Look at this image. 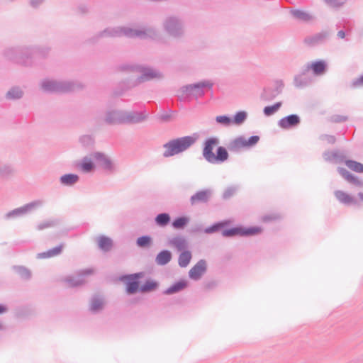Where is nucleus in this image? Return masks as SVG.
I'll use <instances>...</instances> for the list:
<instances>
[{"label":"nucleus","mask_w":363,"mask_h":363,"mask_svg":"<svg viewBox=\"0 0 363 363\" xmlns=\"http://www.w3.org/2000/svg\"><path fill=\"white\" fill-rule=\"evenodd\" d=\"M104 306V302L103 298H99L97 295H94L90 299L89 311L96 314L99 313Z\"/></svg>","instance_id":"32"},{"label":"nucleus","mask_w":363,"mask_h":363,"mask_svg":"<svg viewBox=\"0 0 363 363\" xmlns=\"http://www.w3.org/2000/svg\"><path fill=\"white\" fill-rule=\"evenodd\" d=\"M79 142L84 147H89L94 143V140L91 135H84L79 138Z\"/></svg>","instance_id":"55"},{"label":"nucleus","mask_w":363,"mask_h":363,"mask_svg":"<svg viewBox=\"0 0 363 363\" xmlns=\"http://www.w3.org/2000/svg\"><path fill=\"white\" fill-rule=\"evenodd\" d=\"M248 116L246 111H238L231 117L233 125H241L247 120Z\"/></svg>","instance_id":"45"},{"label":"nucleus","mask_w":363,"mask_h":363,"mask_svg":"<svg viewBox=\"0 0 363 363\" xmlns=\"http://www.w3.org/2000/svg\"><path fill=\"white\" fill-rule=\"evenodd\" d=\"M213 82L211 80H201L196 83L182 86L180 89L184 94V99L194 98L198 99L203 97L206 94V90L212 91Z\"/></svg>","instance_id":"4"},{"label":"nucleus","mask_w":363,"mask_h":363,"mask_svg":"<svg viewBox=\"0 0 363 363\" xmlns=\"http://www.w3.org/2000/svg\"><path fill=\"white\" fill-rule=\"evenodd\" d=\"M15 172V169L13 165L10 164H1L0 162V177L3 179H8Z\"/></svg>","instance_id":"47"},{"label":"nucleus","mask_w":363,"mask_h":363,"mask_svg":"<svg viewBox=\"0 0 363 363\" xmlns=\"http://www.w3.org/2000/svg\"><path fill=\"white\" fill-rule=\"evenodd\" d=\"M199 138V135L194 133L191 135L183 136L172 139L164 144L165 151L163 152L164 157H169L182 153L191 147Z\"/></svg>","instance_id":"2"},{"label":"nucleus","mask_w":363,"mask_h":363,"mask_svg":"<svg viewBox=\"0 0 363 363\" xmlns=\"http://www.w3.org/2000/svg\"><path fill=\"white\" fill-rule=\"evenodd\" d=\"M275 87H265L261 94V99L264 101H272L280 94L284 89V84L281 79L274 81Z\"/></svg>","instance_id":"15"},{"label":"nucleus","mask_w":363,"mask_h":363,"mask_svg":"<svg viewBox=\"0 0 363 363\" xmlns=\"http://www.w3.org/2000/svg\"><path fill=\"white\" fill-rule=\"evenodd\" d=\"M43 205V201L40 200H35L26 203L21 207L14 208L4 215V218L6 220L15 219L17 218L23 217L28 213H30L37 208Z\"/></svg>","instance_id":"9"},{"label":"nucleus","mask_w":363,"mask_h":363,"mask_svg":"<svg viewBox=\"0 0 363 363\" xmlns=\"http://www.w3.org/2000/svg\"><path fill=\"white\" fill-rule=\"evenodd\" d=\"M43 1H44V0H30V5L33 8H38L43 3Z\"/></svg>","instance_id":"61"},{"label":"nucleus","mask_w":363,"mask_h":363,"mask_svg":"<svg viewBox=\"0 0 363 363\" xmlns=\"http://www.w3.org/2000/svg\"><path fill=\"white\" fill-rule=\"evenodd\" d=\"M207 270V264L205 259L199 260L189 270V277L194 280H199Z\"/></svg>","instance_id":"21"},{"label":"nucleus","mask_w":363,"mask_h":363,"mask_svg":"<svg viewBox=\"0 0 363 363\" xmlns=\"http://www.w3.org/2000/svg\"><path fill=\"white\" fill-rule=\"evenodd\" d=\"M204 228L202 225H196L192 228L191 233H203Z\"/></svg>","instance_id":"62"},{"label":"nucleus","mask_w":363,"mask_h":363,"mask_svg":"<svg viewBox=\"0 0 363 363\" xmlns=\"http://www.w3.org/2000/svg\"><path fill=\"white\" fill-rule=\"evenodd\" d=\"M348 120L347 116H342L339 114H335L330 116V121L334 123H340L345 122Z\"/></svg>","instance_id":"56"},{"label":"nucleus","mask_w":363,"mask_h":363,"mask_svg":"<svg viewBox=\"0 0 363 363\" xmlns=\"http://www.w3.org/2000/svg\"><path fill=\"white\" fill-rule=\"evenodd\" d=\"M170 244L172 245L178 251H183L187 250V242L182 237H174L170 240Z\"/></svg>","instance_id":"46"},{"label":"nucleus","mask_w":363,"mask_h":363,"mask_svg":"<svg viewBox=\"0 0 363 363\" xmlns=\"http://www.w3.org/2000/svg\"><path fill=\"white\" fill-rule=\"evenodd\" d=\"M154 220L156 225L164 228L170 223L171 216L168 213H160L155 217Z\"/></svg>","instance_id":"38"},{"label":"nucleus","mask_w":363,"mask_h":363,"mask_svg":"<svg viewBox=\"0 0 363 363\" xmlns=\"http://www.w3.org/2000/svg\"><path fill=\"white\" fill-rule=\"evenodd\" d=\"M135 244L140 248L147 249L153 244V240L150 235H144L137 238Z\"/></svg>","instance_id":"40"},{"label":"nucleus","mask_w":363,"mask_h":363,"mask_svg":"<svg viewBox=\"0 0 363 363\" xmlns=\"http://www.w3.org/2000/svg\"><path fill=\"white\" fill-rule=\"evenodd\" d=\"M327 5L333 8H340L344 4L342 0H323Z\"/></svg>","instance_id":"58"},{"label":"nucleus","mask_w":363,"mask_h":363,"mask_svg":"<svg viewBox=\"0 0 363 363\" xmlns=\"http://www.w3.org/2000/svg\"><path fill=\"white\" fill-rule=\"evenodd\" d=\"M120 36L124 35L127 38H139L140 39L154 38L156 36V33L152 29H148L147 30L135 29L128 27H119Z\"/></svg>","instance_id":"11"},{"label":"nucleus","mask_w":363,"mask_h":363,"mask_svg":"<svg viewBox=\"0 0 363 363\" xmlns=\"http://www.w3.org/2000/svg\"><path fill=\"white\" fill-rule=\"evenodd\" d=\"M29 55L28 46L9 47L2 51V55L6 60L24 67H30L31 65Z\"/></svg>","instance_id":"3"},{"label":"nucleus","mask_w":363,"mask_h":363,"mask_svg":"<svg viewBox=\"0 0 363 363\" xmlns=\"http://www.w3.org/2000/svg\"><path fill=\"white\" fill-rule=\"evenodd\" d=\"M165 31L174 38H179L183 35L182 21L174 16L167 17L163 23Z\"/></svg>","instance_id":"12"},{"label":"nucleus","mask_w":363,"mask_h":363,"mask_svg":"<svg viewBox=\"0 0 363 363\" xmlns=\"http://www.w3.org/2000/svg\"><path fill=\"white\" fill-rule=\"evenodd\" d=\"M79 180V177L77 174L68 173L62 175L60 177V182L64 186H70L76 184Z\"/></svg>","instance_id":"35"},{"label":"nucleus","mask_w":363,"mask_h":363,"mask_svg":"<svg viewBox=\"0 0 363 363\" xmlns=\"http://www.w3.org/2000/svg\"><path fill=\"white\" fill-rule=\"evenodd\" d=\"M77 167L81 169L83 173H91L95 171L96 164L91 157L88 156L84 157L81 162L77 164Z\"/></svg>","instance_id":"29"},{"label":"nucleus","mask_w":363,"mask_h":363,"mask_svg":"<svg viewBox=\"0 0 363 363\" xmlns=\"http://www.w3.org/2000/svg\"><path fill=\"white\" fill-rule=\"evenodd\" d=\"M93 273V269L91 268H86L84 269L80 270L77 276L76 277H68L66 278L65 281L69 284L71 287H77L82 285L84 283V277L91 274Z\"/></svg>","instance_id":"22"},{"label":"nucleus","mask_w":363,"mask_h":363,"mask_svg":"<svg viewBox=\"0 0 363 363\" xmlns=\"http://www.w3.org/2000/svg\"><path fill=\"white\" fill-rule=\"evenodd\" d=\"M282 106L281 101H278L273 105L266 106L263 108V113L265 116H271L277 113Z\"/></svg>","instance_id":"50"},{"label":"nucleus","mask_w":363,"mask_h":363,"mask_svg":"<svg viewBox=\"0 0 363 363\" xmlns=\"http://www.w3.org/2000/svg\"><path fill=\"white\" fill-rule=\"evenodd\" d=\"M113 242L111 238L106 235H101L98 238V247L104 252H108L111 250Z\"/></svg>","instance_id":"37"},{"label":"nucleus","mask_w":363,"mask_h":363,"mask_svg":"<svg viewBox=\"0 0 363 363\" xmlns=\"http://www.w3.org/2000/svg\"><path fill=\"white\" fill-rule=\"evenodd\" d=\"M259 139L260 138L258 135H252L248 138L240 135L229 142L228 149L230 152H238L241 148L249 149L255 146L259 141Z\"/></svg>","instance_id":"8"},{"label":"nucleus","mask_w":363,"mask_h":363,"mask_svg":"<svg viewBox=\"0 0 363 363\" xmlns=\"http://www.w3.org/2000/svg\"><path fill=\"white\" fill-rule=\"evenodd\" d=\"M212 195V190L210 189H205L196 191L190 197V203L192 206L198 203H207Z\"/></svg>","instance_id":"23"},{"label":"nucleus","mask_w":363,"mask_h":363,"mask_svg":"<svg viewBox=\"0 0 363 363\" xmlns=\"http://www.w3.org/2000/svg\"><path fill=\"white\" fill-rule=\"evenodd\" d=\"M14 271L23 280H29L31 278V272L29 269L24 266H13Z\"/></svg>","instance_id":"49"},{"label":"nucleus","mask_w":363,"mask_h":363,"mask_svg":"<svg viewBox=\"0 0 363 363\" xmlns=\"http://www.w3.org/2000/svg\"><path fill=\"white\" fill-rule=\"evenodd\" d=\"M345 163L351 170L357 173H363V164L361 162L353 160H346Z\"/></svg>","instance_id":"51"},{"label":"nucleus","mask_w":363,"mask_h":363,"mask_svg":"<svg viewBox=\"0 0 363 363\" xmlns=\"http://www.w3.org/2000/svg\"><path fill=\"white\" fill-rule=\"evenodd\" d=\"M125 111L111 109L105 113L104 121L109 125L125 124Z\"/></svg>","instance_id":"14"},{"label":"nucleus","mask_w":363,"mask_h":363,"mask_svg":"<svg viewBox=\"0 0 363 363\" xmlns=\"http://www.w3.org/2000/svg\"><path fill=\"white\" fill-rule=\"evenodd\" d=\"M148 118V113L146 109L140 111H125V124H137L146 121Z\"/></svg>","instance_id":"18"},{"label":"nucleus","mask_w":363,"mask_h":363,"mask_svg":"<svg viewBox=\"0 0 363 363\" xmlns=\"http://www.w3.org/2000/svg\"><path fill=\"white\" fill-rule=\"evenodd\" d=\"M319 138L321 140H326L329 144H334L336 142V138L332 135L322 134Z\"/></svg>","instance_id":"59"},{"label":"nucleus","mask_w":363,"mask_h":363,"mask_svg":"<svg viewBox=\"0 0 363 363\" xmlns=\"http://www.w3.org/2000/svg\"><path fill=\"white\" fill-rule=\"evenodd\" d=\"M337 35L339 38L344 39V38H345V35H346L345 31L343 30H340L337 32Z\"/></svg>","instance_id":"64"},{"label":"nucleus","mask_w":363,"mask_h":363,"mask_svg":"<svg viewBox=\"0 0 363 363\" xmlns=\"http://www.w3.org/2000/svg\"><path fill=\"white\" fill-rule=\"evenodd\" d=\"M229 154L227 149L223 146H218L216 148V154L213 155L209 163L211 164H221L228 160Z\"/></svg>","instance_id":"27"},{"label":"nucleus","mask_w":363,"mask_h":363,"mask_svg":"<svg viewBox=\"0 0 363 363\" xmlns=\"http://www.w3.org/2000/svg\"><path fill=\"white\" fill-rule=\"evenodd\" d=\"M77 9L82 14H85L89 11V7L86 4H79Z\"/></svg>","instance_id":"60"},{"label":"nucleus","mask_w":363,"mask_h":363,"mask_svg":"<svg viewBox=\"0 0 363 363\" xmlns=\"http://www.w3.org/2000/svg\"><path fill=\"white\" fill-rule=\"evenodd\" d=\"M29 50V60L31 62L30 67L38 64V60L45 59L48 55L50 48L48 46L33 45L28 46Z\"/></svg>","instance_id":"13"},{"label":"nucleus","mask_w":363,"mask_h":363,"mask_svg":"<svg viewBox=\"0 0 363 363\" xmlns=\"http://www.w3.org/2000/svg\"><path fill=\"white\" fill-rule=\"evenodd\" d=\"M220 143L219 138L216 136L207 138L203 143L202 155L209 162L214 155L213 149Z\"/></svg>","instance_id":"16"},{"label":"nucleus","mask_w":363,"mask_h":363,"mask_svg":"<svg viewBox=\"0 0 363 363\" xmlns=\"http://www.w3.org/2000/svg\"><path fill=\"white\" fill-rule=\"evenodd\" d=\"M363 86V74H361L359 77L353 79L351 82L350 87L351 89H357L358 87Z\"/></svg>","instance_id":"57"},{"label":"nucleus","mask_w":363,"mask_h":363,"mask_svg":"<svg viewBox=\"0 0 363 363\" xmlns=\"http://www.w3.org/2000/svg\"><path fill=\"white\" fill-rule=\"evenodd\" d=\"M323 157L325 161L329 162L342 163L346 160L345 156L340 154L337 150L324 152Z\"/></svg>","instance_id":"31"},{"label":"nucleus","mask_w":363,"mask_h":363,"mask_svg":"<svg viewBox=\"0 0 363 363\" xmlns=\"http://www.w3.org/2000/svg\"><path fill=\"white\" fill-rule=\"evenodd\" d=\"M64 244L61 243L45 252L37 254L38 259H48L60 255L62 252Z\"/></svg>","instance_id":"30"},{"label":"nucleus","mask_w":363,"mask_h":363,"mask_svg":"<svg viewBox=\"0 0 363 363\" xmlns=\"http://www.w3.org/2000/svg\"><path fill=\"white\" fill-rule=\"evenodd\" d=\"M337 170L338 173L348 182L358 187L363 186V182L361 181L357 176L352 174L345 168L339 167H337Z\"/></svg>","instance_id":"25"},{"label":"nucleus","mask_w":363,"mask_h":363,"mask_svg":"<svg viewBox=\"0 0 363 363\" xmlns=\"http://www.w3.org/2000/svg\"><path fill=\"white\" fill-rule=\"evenodd\" d=\"M329 38V32L326 30L306 36L303 42L309 47H316L326 43Z\"/></svg>","instance_id":"19"},{"label":"nucleus","mask_w":363,"mask_h":363,"mask_svg":"<svg viewBox=\"0 0 363 363\" xmlns=\"http://www.w3.org/2000/svg\"><path fill=\"white\" fill-rule=\"evenodd\" d=\"M78 84L72 81H55L44 79L41 82V89L43 91L49 94L52 93H67L75 90Z\"/></svg>","instance_id":"5"},{"label":"nucleus","mask_w":363,"mask_h":363,"mask_svg":"<svg viewBox=\"0 0 363 363\" xmlns=\"http://www.w3.org/2000/svg\"><path fill=\"white\" fill-rule=\"evenodd\" d=\"M230 223L231 220L229 219L215 222L204 228L203 233L210 235L221 232V235L223 238H233L235 236L250 237L257 235L262 232V227L257 225L245 227L242 225H238L228 228Z\"/></svg>","instance_id":"1"},{"label":"nucleus","mask_w":363,"mask_h":363,"mask_svg":"<svg viewBox=\"0 0 363 363\" xmlns=\"http://www.w3.org/2000/svg\"><path fill=\"white\" fill-rule=\"evenodd\" d=\"M119 69L121 71H136L140 72L141 75L139 79L142 82L150 81L155 78L160 79L162 77V74L159 71L143 65L124 64L119 66Z\"/></svg>","instance_id":"6"},{"label":"nucleus","mask_w":363,"mask_h":363,"mask_svg":"<svg viewBox=\"0 0 363 363\" xmlns=\"http://www.w3.org/2000/svg\"><path fill=\"white\" fill-rule=\"evenodd\" d=\"M173 113H174L173 110L169 109L167 111H163L161 113L157 114L156 117L160 121L167 123L172 120Z\"/></svg>","instance_id":"53"},{"label":"nucleus","mask_w":363,"mask_h":363,"mask_svg":"<svg viewBox=\"0 0 363 363\" xmlns=\"http://www.w3.org/2000/svg\"><path fill=\"white\" fill-rule=\"evenodd\" d=\"M237 189V187L234 186L227 187L222 194V198L225 200L229 199L235 194Z\"/></svg>","instance_id":"54"},{"label":"nucleus","mask_w":363,"mask_h":363,"mask_svg":"<svg viewBox=\"0 0 363 363\" xmlns=\"http://www.w3.org/2000/svg\"><path fill=\"white\" fill-rule=\"evenodd\" d=\"M309 68L314 76H322L328 71V64L325 60L318 59L309 62Z\"/></svg>","instance_id":"24"},{"label":"nucleus","mask_w":363,"mask_h":363,"mask_svg":"<svg viewBox=\"0 0 363 363\" xmlns=\"http://www.w3.org/2000/svg\"><path fill=\"white\" fill-rule=\"evenodd\" d=\"M192 254L190 250H183L180 252L178 258V264L180 267H186L191 262Z\"/></svg>","instance_id":"43"},{"label":"nucleus","mask_w":363,"mask_h":363,"mask_svg":"<svg viewBox=\"0 0 363 363\" xmlns=\"http://www.w3.org/2000/svg\"><path fill=\"white\" fill-rule=\"evenodd\" d=\"M103 37H120L119 27L106 28L96 36V40Z\"/></svg>","instance_id":"44"},{"label":"nucleus","mask_w":363,"mask_h":363,"mask_svg":"<svg viewBox=\"0 0 363 363\" xmlns=\"http://www.w3.org/2000/svg\"><path fill=\"white\" fill-rule=\"evenodd\" d=\"M91 157L98 162L99 165L105 171L113 172L115 166L111 159L105 153L101 152H94L91 154Z\"/></svg>","instance_id":"17"},{"label":"nucleus","mask_w":363,"mask_h":363,"mask_svg":"<svg viewBox=\"0 0 363 363\" xmlns=\"http://www.w3.org/2000/svg\"><path fill=\"white\" fill-rule=\"evenodd\" d=\"M24 92L22 89L18 86H12L6 94L5 97L8 100H18L23 98Z\"/></svg>","instance_id":"36"},{"label":"nucleus","mask_w":363,"mask_h":363,"mask_svg":"<svg viewBox=\"0 0 363 363\" xmlns=\"http://www.w3.org/2000/svg\"><path fill=\"white\" fill-rule=\"evenodd\" d=\"M311 78L303 76V74H296L294 78V85L298 89H303L308 86L311 84Z\"/></svg>","instance_id":"41"},{"label":"nucleus","mask_w":363,"mask_h":363,"mask_svg":"<svg viewBox=\"0 0 363 363\" xmlns=\"http://www.w3.org/2000/svg\"><path fill=\"white\" fill-rule=\"evenodd\" d=\"M190 218L186 216H180L174 218L172 226L177 230L184 229L189 223Z\"/></svg>","instance_id":"39"},{"label":"nucleus","mask_w":363,"mask_h":363,"mask_svg":"<svg viewBox=\"0 0 363 363\" xmlns=\"http://www.w3.org/2000/svg\"><path fill=\"white\" fill-rule=\"evenodd\" d=\"M311 71V68H309V62H308L301 69V72L299 74H303V76L306 75V74L309 72V71Z\"/></svg>","instance_id":"63"},{"label":"nucleus","mask_w":363,"mask_h":363,"mask_svg":"<svg viewBox=\"0 0 363 363\" xmlns=\"http://www.w3.org/2000/svg\"><path fill=\"white\" fill-rule=\"evenodd\" d=\"M143 277V272H138L121 276V280L125 281V291L128 294L132 295L138 292H140V279Z\"/></svg>","instance_id":"10"},{"label":"nucleus","mask_w":363,"mask_h":363,"mask_svg":"<svg viewBox=\"0 0 363 363\" xmlns=\"http://www.w3.org/2000/svg\"><path fill=\"white\" fill-rule=\"evenodd\" d=\"M334 194L336 199L345 205H357L359 203L354 197L342 190H336Z\"/></svg>","instance_id":"28"},{"label":"nucleus","mask_w":363,"mask_h":363,"mask_svg":"<svg viewBox=\"0 0 363 363\" xmlns=\"http://www.w3.org/2000/svg\"><path fill=\"white\" fill-rule=\"evenodd\" d=\"M172 258V254L169 250H162L156 255L155 262L157 265L164 266L171 261Z\"/></svg>","instance_id":"33"},{"label":"nucleus","mask_w":363,"mask_h":363,"mask_svg":"<svg viewBox=\"0 0 363 363\" xmlns=\"http://www.w3.org/2000/svg\"><path fill=\"white\" fill-rule=\"evenodd\" d=\"M300 123L301 118L296 113L284 116L278 121L279 127L284 130H291L297 128Z\"/></svg>","instance_id":"20"},{"label":"nucleus","mask_w":363,"mask_h":363,"mask_svg":"<svg viewBox=\"0 0 363 363\" xmlns=\"http://www.w3.org/2000/svg\"><path fill=\"white\" fill-rule=\"evenodd\" d=\"M61 221L62 220L60 218H53L44 220L40 223L37 225L36 228L38 230H43L45 228L56 227L61 223Z\"/></svg>","instance_id":"48"},{"label":"nucleus","mask_w":363,"mask_h":363,"mask_svg":"<svg viewBox=\"0 0 363 363\" xmlns=\"http://www.w3.org/2000/svg\"><path fill=\"white\" fill-rule=\"evenodd\" d=\"M290 13L296 19L304 23H308L314 19L311 14L301 9H291Z\"/></svg>","instance_id":"34"},{"label":"nucleus","mask_w":363,"mask_h":363,"mask_svg":"<svg viewBox=\"0 0 363 363\" xmlns=\"http://www.w3.org/2000/svg\"><path fill=\"white\" fill-rule=\"evenodd\" d=\"M159 287V282L157 281L147 279L140 286V292L149 293L155 291Z\"/></svg>","instance_id":"42"},{"label":"nucleus","mask_w":363,"mask_h":363,"mask_svg":"<svg viewBox=\"0 0 363 363\" xmlns=\"http://www.w3.org/2000/svg\"><path fill=\"white\" fill-rule=\"evenodd\" d=\"M259 139L260 138L258 135H252L248 138L240 135L229 142L228 149L230 152H238L241 148L249 149L255 146L259 141Z\"/></svg>","instance_id":"7"},{"label":"nucleus","mask_w":363,"mask_h":363,"mask_svg":"<svg viewBox=\"0 0 363 363\" xmlns=\"http://www.w3.org/2000/svg\"><path fill=\"white\" fill-rule=\"evenodd\" d=\"M189 282L184 279H180L179 280L173 283L170 286L167 288L163 294L165 295H172L179 293L186 289L188 286Z\"/></svg>","instance_id":"26"},{"label":"nucleus","mask_w":363,"mask_h":363,"mask_svg":"<svg viewBox=\"0 0 363 363\" xmlns=\"http://www.w3.org/2000/svg\"><path fill=\"white\" fill-rule=\"evenodd\" d=\"M215 121L218 124L224 127H229L233 125L231 116L227 114L217 116Z\"/></svg>","instance_id":"52"}]
</instances>
